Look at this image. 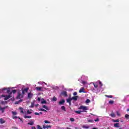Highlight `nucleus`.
<instances>
[{
	"mask_svg": "<svg viewBox=\"0 0 129 129\" xmlns=\"http://www.w3.org/2000/svg\"><path fill=\"white\" fill-rule=\"evenodd\" d=\"M79 109H82L83 111H82V112H87L86 110H88V108L87 107V106L82 105L80 106Z\"/></svg>",
	"mask_w": 129,
	"mask_h": 129,
	"instance_id": "1",
	"label": "nucleus"
},
{
	"mask_svg": "<svg viewBox=\"0 0 129 129\" xmlns=\"http://www.w3.org/2000/svg\"><path fill=\"white\" fill-rule=\"evenodd\" d=\"M7 108H9V106H5L4 107H2V106H0V110H1L2 113L5 112V110L7 109Z\"/></svg>",
	"mask_w": 129,
	"mask_h": 129,
	"instance_id": "2",
	"label": "nucleus"
},
{
	"mask_svg": "<svg viewBox=\"0 0 129 129\" xmlns=\"http://www.w3.org/2000/svg\"><path fill=\"white\" fill-rule=\"evenodd\" d=\"M60 95H62L63 96H64V97H67L68 96V95L67 94V92L66 91H63L60 93Z\"/></svg>",
	"mask_w": 129,
	"mask_h": 129,
	"instance_id": "3",
	"label": "nucleus"
},
{
	"mask_svg": "<svg viewBox=\"0 0 129 129\" xmlns=\"http://www.w3.org/2000/svg\"><path fill=\"white\" fill-rule=\"evenodd\" d=\"M29 90V88H26L22 90V94H25V93L28 92V91Z\"/></svg>",
	"mask_w": 129,
	"mask_h": 129,
	"instance_id": "4",
	"label": "nucleus"
},
{
	"mask_svg": "<svg viewBox=\"0 0 129 129\" xmlns=\"http://www.w3.org/2000/svg\"><path fill=\"white\" fill-rule=\"evenodd\" d=\"M64 103H65V100H64V99H62L61 101L58 102V104L59 105H62L64 104Z\"/></svg>",
	"mask_w": 129,
	"mask_h": 129,
	"instance_id": "5",
	"label": "nucleus"
},
{
	"mask_svg": "<svg viewBox=\"0 0 129 129\" xmlns=\"http://www.w3.org/2000/svg\"><path fill=\"white\" fill-rule=\"evenodd\" d=\"M23 96L21 93H19L18 96H17V99H20V98H23Z\"/></svg>",
	"mask_w": 129,
	"mask_h": 129,
	"instance_id": "6",
	"label": "nucleus"
},
{
	"mask_svg": "<svg viewBox=\"0 0 129 129\" xmlns=\"http://www.w3.org/2000/svg\"><path fill=\"white\" fill-rule=\"evenodd\" d=\"M12 97V96L11 95H6L5 98H4V100H8V99H10Z\"/></svg>",
	"mask_w": 129,
	"mask_h": 129,
	"instance_id": "7",
	"label": "nucleus"
},
{
	"mask_svg": "<svg viewBox=\"0 0 129 129\" xmlns=\"http://www.w3.org/2000/svg\"><path fill=\"white\" fill-rule=\"evenodd\" d=\"M43 128L45 129V128H49L52 127L51 125H43L42 126Z\"/></svg>",
	"mask_w": 129,
	"mask_h": 129,
	"instance_id": "8",
	"label": "nucleus"
},
{
	"mask_svg": "<svg viewBox=\"0 0 129 129\" xmlns=\"http://www.w3.org/2000/svg\"><path fill=\"white\" fill-rule=\"evenodd\" d=\"M72 98V100H75V101H77V98H78V96H74L73 97L71 98Z\"/></svg>",
	"mask_w": 129,
	"mask_h": 129,
	"instance_id": "9",
	"label": "nucleus"
},
{
	"mask_svg": "<svg viewBox=\"0 0 129 129\" xmlns=\"http://www.w3.org/2000/svg\"><path fill=\"white\" fill-rule=\"evenodd\" d=\"M36 89L37 91H42V89H43V87H37Z\"/></svg>",
	"mask_w": 129,
	"mask_h": 129,
	"instance_id": "10",
	"label": "nucleus"
},
{
	"mask_svg": "<svg viewBox=\"0 0 129 129\" xmlns=\"http://www.w3.org/2000/svg\"><path fill=\"white\" fill-rule=\"evenodd\" d=\"M28 97L29 99H31V98H32V97H33V94L31 93H29L28 95Z\"/></svg>",
	"mask_w": 129,
	"mask_h": 129,
	"instance_id": "11",
	"label": "nucleus"
},
{
	"mask_svg": "<svg viewBox=\"0 0 129 129\" xmlns=\"http://www.w3.org/2000/svg\"><path fill=\"white\" fill-rule=\"evenodd\" d=\"M8 103V102L2 101L1 102L0 104H2V105H5V104H7Z\"/></svg>",
	"mask_w": 129,
	"mask_h": 129,
	"instance_id": "12",
	"label": "nucleus"
},
{
	"mask_svg": "<svg viewBox=\"0 0 129 129\" xmlns=\"http://www.w3.org/2000/svg\"><path fill=\"white\" fill-rule=\"evenodd\" d=\"M79 92L80 93H82V92H84V88H83V87L81 88L80 89Z\"/></svg>",
	"mask_w": 129,
	"mask_h": 129,
	"instance_id": "13",
	"label": "nucleus"
},
{
	"mask_svg": "<svg viewBox=\"0 0 129 129\" xmlns=\"http://www.w3.org/2000/svg\"><path fill=\"white\" fill-rule=\"evenodd\" d=\"M0 122L1 123H5V122H6V120H5L3 118H0Z\"/></svg>",
	"mask_w": 129,
	"mask_h": 129,
	"instance_id": "14",
	"label": "nucleus"
},
{
	"mask_svg": "<svg viewBox=\"0 0 129 129\" xmlns=\"http://www.w3.org/2000/svg\"><path fill=\"white\" fill-rule=\"evenodd\" d=\"M42 107H43V108H45V109H46V110H49V108L48 107V106H46V105H43L42 106Z\"/></svg>",
	"mask_w": 129,
	"mask_h": 129,
	"instance_id": "15",
	"label": "nucleus"
},
{
	"mask_svg": "<svg viewBox=\"0 0 129 129\" xmlns=\"http://www.w3.org/2000/svg\"><path fill=\"white\" fill-rule=\"evenodd\" d=\"M7 93H8V94H9V95H11V94H12V92L11 91V90H10V89H7Z\"/></svg>",
	"mask_w": 129,
	"mask_h": 129,
	"instance_id": "16",
	"label": "nucleus"
},
{
	"mask_svg": "<svg viewBox=\"0 0 129 129\" xmlns=\"http://www.w3.org/2000/svg\"><path fill=\"white\" fill-rule=\"evenodd\" d=\"M72 100V99L71 98H69L67 99V102H68V103H69V102H71Z\"/></svg>",
	"mask_w": 129,
	"mask_h": 129,
	"instance_id": "17",
	"label": "nucleus"
},
{
	"mask_svg": "<svg viewBox=\"0 0 129 129\" xmlns=\"http://www.w3.org/2000/svg\"><path fill=\"white\" fill-rule=\"evenodd\" d=\"M61 110L63 111H66V108L65 107V106H62L61 107Z\"/></svg>",
	"mask_w": 129,
	"mask_h": 129,
	"instance_id": "18",
	"label": "nucleus"
},
{
	"mask_svg": "<svg viewBox=\"0 0 129 129\" xmlns=\"http://www.w3.org/2000/svg\"><path fill=\"white\" fill-rule=\"evenodd\" d=\"M118 125H119V123H116L114 124V127H118V126H119Z\"/></svg>",
	"mask_w": 129,
	"mask_h": 129,
	"instance_id": "19",
	"label": "nucleus"
},
{
	"mask_svg": "<svg viewBox=\"0 0 129 129\" xmlns=\"http://www.w3.org/2000/svg\"><path fill=\"white\" fill-rule=\"evenodd\" d=\"M110 116H111V117H115V114L114 113H112L110 114Z\"/></svg>",
	"mask_w": 129,
	"mask_h": 129,
	"instance_id": "20",
	"label": "nucleus"
},
{
	"mask_svg": "<svg viewBox=\"0 0 129 129\" xmlns=\"http://www.w3.org/2000/svg\"><path fill=\"white\" fill-rule=\"evenodd\" d=\"M19 109H20V112L21 113H24V109L22 107H20Z\"/></svg>",
	"mask_w": 129,
	"mask_h": 129,
	"instance_id": "21",
	"label": "nucleus"
},
{
	"mask_svg": "<svg viewBox=\"0 0 129 129\" xmlns=\"http://www.w3.org/2000/svg\"><path fill=\"white\" fill-rule=\"evenodd\" d=\"M28 124L29 125H34V121H32L31 122H28Z\"/></svg>",
	"mask_w": 129,
	"mask_h": 129,
	"instance_id": "22",
	"label": "nucleus"
},
{
	"mask_svg": "<svg viewBox=\"0 0 129 129\" xmlns=\"http://www.w3.org/2000/svg\"><path fill=\"white\" fill-rule=\"evenodd\" d=\"M75 113H77V114H81V112H82L81 111H75Z\"/></svg>",
	"mask_w": 129,
	"mask_h": 129,
	"instance_id": "23",
	"label": "nucleus"
},
{
	"mask_svg": "<svg viewBox=\"0 0 129 129\" xmlns=\"http://www.w3.org/2000/svg\"><path fill=\"white\" fill-rule=\"evenodd\" d=\"M39 111H44L45 112H47V110H46L45 109H44L43 108H40L39 109Z\"/></svg>",
	"mask_w": 129,
	"mask_h": 129,
	"instance_id": "24",
	"label": "nucleus"
},
{
	"mask_svg": "<svg viewBox=\"0 0 129 129\" xmlns=\"http://www.w3.org/2000/svg\"><path fill=\"white\" fill-rule=\"evenodd\" d=\"M22 101H23L22 99H21V100H20L19 101H16L15 102V104H19V103H20V102H22Z\"/></svg>",
	"mask_w": 129,
	"mask_h": 129,
	"instance_id": "25",
	"label": "nucleus"
},
{
	"mask_svg": "<svg viewBox=\"0 0 129 129\" xmlns=\"http://www.w3.org/2000/svg\"><path fill=\"white\" fill-rule=\"evenodd\" d=\"M13 118L14 119H16V118H19V119H20V120H21V121L22 120V118H21L20 117L14 116L13 117Z\"/></svg>",
	"mask_w": 129,
	"mask_h": 129,
	"instance_id": "26",
	"label": "nucleus"
},
{
	"mask_svg": "<svg viewBox=\"0 0 129 129\" xmlns=\"http://www.w3.org/2000/svg\"><path fill=\"white\" fill-rule=\"evenodd\" d=\"M83 128L88 129V128H89V126H88V125H83Z\"/></svg>",
	"mask_w": 129,
	"mask_h": 129,
	"instance_id": "27",
	"label": "nucleus"
},
{
	"mask_svg": "<svg viewBox=\"0 0 129 129\" xmlns=\"http://www.w3.org/2000/svg\"><path fill=\"white\" fill-rule=\"evenodd\" d=\"M113 103H114V101L113 100H110L109 101V104H113Z\"/></svg>",
	"mask_w": 129,
	"mask_h": 129,
	"instance_id": "28",
	"label": "nucleus"
},
{
	"mask_svg": "<svg viewBox=\"0 0 129 129\" xmlns=\"http://www.w3.org/2000/svg\"><path fill=\"white\" fill-rule=\"evenodd\" d=\"M125 118H126V119H129V115L127 114H126L125 115Z\"/></svg>",
	"mask_w": 129,
	"mask_h": 129,
	"instance_id": "29",
	"label": "nucleus"
},
{
	"mask_svg": "<svg viewBox=\"0 0 129 129\" xmlns=\"http://www.w3.org/2000/svg\"><path fill=\"white\" fill-rule=\"evenodd\" d=\"M31 117H32L31 116H27V115L24 116L25 118H31Z\"/></svg>",
	"mask_w": 129,
	"mask_h": 129,
	"instance_id": "30",
	"label": "nucleus"
},
{
	"mask_svg": "<svg viewBox=\"0 0 129 129\" xmlns=\"http://www.w3.org/2000/svg\"><path fill=\"white\" fill-rule=\"evenodd\" d=\"M52 101H57V98L54 96L52 98Z\"/></svg>",
	"mask_w": 129,
	"mask_h": 129,
	"instance_id": "31",
	"label": "nucleus"
},
{
	"mask_svg": "<svg viewBox=\"0 0 129 129\" xmlns=\"http://www.w3.org/2000/svg\"><path fill=\"white\" fill-rule=\"evenodd\" d=\"M42 104H46L47 103V101L46 100H43L41 101Z\"/></svg>",
	"mask_w": 129,
	"mask_h": 129,
	"instance_id": "32",
	"label": "nucleus"
},
{
	"mask_svg": "<svg viewBox=\"0 0 129 129\" xmlns=\"http://www.w3.org/2000/svg\"><path fill=\"white\" fill-rule=\"evenodd\" d=\"M93 85H94L95 88H97L98 87V85H97V84H94V83H93Z\"/></svg>",
	"mask_w": 129,
	"mask_h": 129,
	"instance_id": "33",
	"label": "nucleus"
},
{
	"mask_svg": "<svg viewBox=\"0 0 129 129\" xmlns=\"http://www.w3.org/2000/svg\"><path fill=\"white\" fill-rule=\"evenodd\" d=\"M12 114H13V115H17V114H18V112L16 111H12Z\"/></svg>",
	"mask_w": 129,
	"mask_h": 129,
	"instance_id": "34",
	"label": "nucleus"
},
{
	"mask_svg": "<svg viewBox=\"0 0 129 129\" xmlns=\"http://www.w3.org/2000/svg\"><path fill=\"white\" fill-rule=\"evenodd\" d=\"M11 92H12V93H13L14 94H15V93H16V92H17V90H13Z\"/></svg>",
	"mask_w": 129,
	"mask_h": 129,
	"instance_id": "35",
	"label": "nucleus"
},
{
	"mask_svg": "<svg viewBox=\"0 0 129 129\" xmlns=\"http://www.w3.org/2000/svg\"><path fill=\"white\" fill-rule=\"evenodd\" d=\"M106 97H108V98H112V96L111 95H106Z\"/></svg>",
	"mask_w": 129,
	"mask_h": 129,
	"instance_id": "36",
	"label": "nucleus"
},
{
	"mask_svg": "<svg viewBox=\"0 0 129 129\" xmlns=\"http://www.w3.org/2000/svg\"><path fill=\"white\" fill-rule=\"evenodd\" d=\"M113 121L114 122H119V119L113 120Z\"/></svg>",
	"mask_w": 129,
	"mask_h": 129,
	"instance_id": "37",
	"label": "nucleus"
},
{
	"mask_svg": "<svg viewBox=\"0 0 129 129\" xmlns=\"http://www.w3.org/2000/svg\"><path fill=\"white\" fill-rule=\"evenodd\" d=\"M99 84L100 85V87H102V83L100 81H99Z\"/></svg>",
	"mask_w": 129,
	"mask_h": 129,
	"instance_id": "38",
	"label": "nucleus"
},
{
	"mask_svg": "<svg viewBox=\"0 0 129 129\" xmlns=\"http://www.w3.org/2000/svg\"><path fill=\"white\" fill-rule=\"evenodd\" d=\"M44 122H45V123H51V122H50V121H48L47 120H45L44 121Z\"/></svg>",
	"mask_w": 129,
	"mask_h": 129,
	"instance_id": "39",
	"label": "nucleus"
},
{
	"mask_svg": "<svg viewBox=\"0 0 129 129\" xmlns=\"http://www.w3.org/2000/svg\"><path fill=\"white\" fill-rule=\"evenodd\" d=\"M27 113H28V114H31V113H32V112L30 111V110H28L27 111Z\"/></svg>",
	"mask_w": 129,
	"mask_h": 129,
	"instance_id": "40",
	"label": "nucleus"
},
{
	"mask_svg": "<svg viewBox=\"0 0 129 129\" xmlns=\"http://www.w3.org/2000/svg\"><path fill=\"white\" fill-rule=\"evenodd\" d=\"M37 129H43L40 125H37Z\"/></svg>",
	"mask_w": 129,
	"mask_h": 129,
	"instance_id": "41",
	"label": "nucleus"
},
{
	"mask_svg": "<svg viewBox=\"0 0 129 129\" xmlns=\"http://www.w3.org/2000/svg\"><path fill=\"white\" fill-rule=\"evenodd\" d=\"M116 114L118 116H120V113H119V112L116 111Z\"/></svg>",
	"mask_w": 129,
	"mask_h": 129,
	"instance_id": "42",
	"label": "nucleus"
},
{
	"mask_svg": "<svg viewBox=\"0 0 129 129\" xmlns=\"http://www.w3.org/2000/svg\"><path fill=\"white\" fill-rule=\"evenodd\" d=\"M70 120L71 121H75V119H74V118H71Z\"/></svg>",
	"mask_w": 129,
	"mask_h": 129,
	"instance_id": "43",
	"label": "nucleus"
},
{
	"mask_svg": "<svg viewBox=\"0 0 129 129\" xmlns=\"http://www.w3.org/2000/svg\"><path fill=\"white\" fill-rule=\"evenodd\" d=\"M86 102H87V103H89V102H90V100L87 99V100L86 101Z\"/></svg>",
	"mask_w": 129,
	"mask_h": 129,
	"instance_id": "44",
	"label": "nucleus"
},
{
	"mask_svg": "<svg viewBox=\"0 0 129 129\" xmlns=\"http://www.w3.org/2000/svg\"><path fill=\"white\" fill-rule=\"evenodd\" d=\"M77 94V92H75L74 93H73V95L74 96H76V95Z\"/></svg>",
	"mask_w": 129,
	"mask_h": 129,
	"instance_id": "45",
	"label": "nucleus"
},
{
	"mask_svg": "<svg viewBox=\"0 0 129 129\" xmlns=\"http://www.w3.org/2000/svg\"><path fill=\"white\" fill-rule=\"evenodd\" d=\"M34 114H35V115H40V113H38V112H35L34 113Z\"/></svg>",
	"mask_w": 129,
	"mask_h": 129,
	"instance_id": "46",
	"label": "nucleus"
},
{
	"mask_svg": "<svg viewBox=\"0 0 129 129\" xmlns=\"http://www.w3.org/2000/svg\"><path fill=\"white\" fill-rule=\"evenodd\" d=\"M94 121H99V119L98 118H97L96 119L94 120Z\"/></svg>",
	"mask_w": 129,
	"mask_h": 129,
	"instance_id": "47",
	"label": "nucleus"
},
{
	"mask_svg": "<svg viewBox=\"0 0 129 129\" xmlns=\"http://www.w3.org/2000/svg\"><path fill=\"white\" fill-rule=\"evenodd\" d=\"M6 95H1V97H5V98H6Z\"/></svg>",
	"mask_w": 129,
	"mask_h": 129,
	"instance_id": "48",
	"label": "nucleus"
},
{
	"mask_svg": "<svg viewBox=\"0 0 129 129\" xmlns=\"http://www.w3.org/2000/svg\"><path fill=\"white\" fill-rule=\"evenodd\" d=\"M88 122H92L93 121V120H88Z\"/></svg>",
	"mask_w": 129,
	"mask_h": 129,
	"instance_id": "49",
	"label": "nucleus"
},
{
	"mask_svg": "<svg viewBox=\"0 0 129 129\" xmlns=\"http://www.w3.org/2000/svg\"><path fill=\"white\" fill-rule=\"evenodd\" d=\"M11 100H12V101H15V98H12L11 99Z\"/></svg>",
	"mask_w": 129,
	"mask_h": 129,
	"instance_id": "50",
	"label": "nucleus"
},
{
	"mask_svg": "<svg viewBox=\"0 0 129 129\" xmlns=\"http://www.w3.org/2000/svg\"><path fill=\"white\" fill-rule=\"evenodd\" d=\"M31 107L32 108L34 107V104L31 103Z\"/></svg>",
	"mask_w": 129,
	"mask_h": 129,
	"instance_id": "51",
	"label": "nucleus"
},
{
	"mask_svg": "<svg viewBox=\"0 0 129 129\" xmlns=\"http://www.w3.org/2000/svg\"><path fill=\"white\" fill-rule=\"evenodd\" d=\"M12 128H14V129H18V127H15V126H12Z\"/></svg>",
	"mask_w": 129,
	"mask_h": 129,
	"instance_id": "52",
	"label": "nucleus"
},
{
	"mask_svg": "<svg viewBox=\"0 0 129 129\" xmlns=\"http://www.w3.org/2000/svg\"><path fill=\"white\" fill-rule=\"evenodd\" d=\"M31 129H36V127L35 126H32Z\"/></svg>",
	"mask_w": 129,
	"mask_h": 129,
	"instance_id": "53",
	"label": "nucleus"
},
{
	"mask_svg": "<svg viewBox=\"0 0 129 129\" xmlns=\"http://www.w3.org/2000/svg\"><path fill=\"white\" fill-rule=\"evenodd\" d=\"M83 84H86V82L85 81H83L82 82Z\"/></svg>",
	"mask_w": 129,
	"mask_h": 129,
	"instance_id": "54",
	"label": "nucleus"
},
{
	"mask_svg": "<svg viewBox=\"0 0 129 129\" xmlns=\"http://www.w3.org/2000/svg\"><path fill=\"white\" fill-rule=\"evenodd\" d=\"M3 90H4V91H5V90H7V88H3Z\"/></svg>",
	"mask_w": 129,
	"mask_h": 129,
	"instance_id": "55",
	"label": "nucleus"
},
{
	"mask_svg": "<svg viewBox=\"0 0 129 129\" xmlns=\"http://www.w3.org/2000/svg\"><path fill=\"white\" fill-rule=\"evenodd\" d=\"M38 101H40V100H41V98H38Z\"/></svg>",
	"mask_w": 129,
	"mask_h": 129,
	"instance_id": "56",
	"label": "nucleus"
},
{
	"mask_svg": "<svg viewBox=\"0 0 129 129\" xmlns=\"http://www.w3.org/2000/svg\"><path fill=\"white\" fill-rule=\"evenodd\" d=\"M69 105H71V102L69 103Z\"/></svg>",
	"mask_w": 129,
	"mask_h": 129,
	"instance_id": "57",
	"label": "nucleus"
},
{
	"mask_svg": "<svg viewBox=\"0 0 129 129\" xmlns=\"http://www.w3.org/2000/svg\"><path fill=\"white\" fill-rule=\"evenodd\" d=\"M40 114H43V112H40Z\"/></svg>",
	"mask_w": 129,
	"mask_h": 129,
	"instance_id": "58",
	"label": "nucleus"
},
{
	"mask_svg": "<svg viewBox=\"0 0 129 129\" xmlns=\"http://www.w3.org/2000/svg\"><path fill=\"white\" fill-rule=\"evenodd\" d=\"M92 129H97L96 127H93Z\"/></svg>",
	"mask_w": 129,
	"mask_h": 129,
	"instance_id": "59",
	"label": "nucleus"
},
{
	"mask_svg": "<svg viewBox=\"0 0 129 129\" xmlns=\"http://www.w3.org/2000/svg\"><path fill=\"white\" fill-rule=\"evenodd\" d=\"M75 128L76 129H78V128L77 127H76Z\"/></svg>",
	"mask_w": 129,
	"mask_h": 129,
	"instance_id": "60",
	"label": "nucleus"
},
{
	"mask_svg": "<svg viewBox=\"0 0 129 129\" xmlns=\"http://www.w3.org/2000/svg\"><path fill=\"white\" fill-rule=\"evenodd\" d=\"M127 111H129V109H127Z\"/></svg>",
	"mask_w": 129,
	"mask_h": 129,
	"instance_id": "61",
	"label": "nucleus"
},
{
	"mask_svg": "<svg viewBox=\"0 0 129 129\" xmlns=\"http://www.w3.org/2000/svg\"><path fill=\"white\" fill-rule=\"evenodd\" d=\"M119 129H122L121 128H119Z\"/></svg>",
	"mask_w": 129,
	"mask_h": 129,
	"instance_id": "62",
	"label": "nucleus"
}]
</instances>
